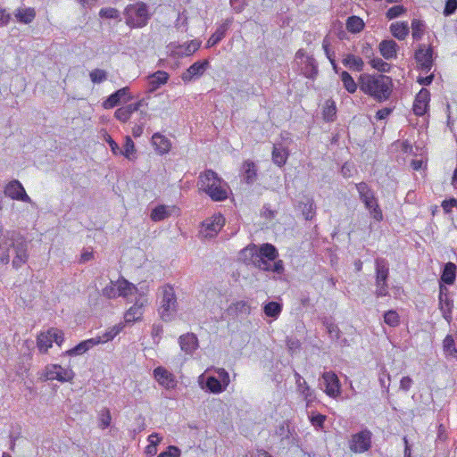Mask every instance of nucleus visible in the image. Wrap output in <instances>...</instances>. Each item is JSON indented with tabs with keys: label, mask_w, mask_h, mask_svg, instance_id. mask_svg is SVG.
I'll return each mask as SVG.
<instances>
[{
	"label": "nucleus",
	"mask_w": 457,
	"mask_h": 457,
	"mask_svg": "<svg viewBox=\"0 0 457 457\" xmlns=\"http://www.w3.org/2000/svg\"><path fill=\"white\" fill-rule=\"evenodd\" d=\"M152 144L159 154H167L171 147L170 141L160 133H154L152 137Z\"/></svg>",
	"instance_id": "obj_30"
},
{
	"label": "nucleus",
	"mask_w": 457,
	"mask_h": 457,
	"mask_svg": "<svg viewBox=\"0 0 457 457\" xmlns=\"http://www.w3.org/2000/svg\"><path fill=\"white\" fill-rule=\"evenodd\" d=\"M429 100V91L426 88H421L420 91L417 94L413 102L412 111L414 114L417 116H423L427 112Z\"/></svg>",
	"instance_id": "obj_19"
},
{
	"label": "nucleus",
	"mask_w": 457,
	"mask_h": 457,
	"mask_svg": "<svg viewBox=\"0 0 457 457\" xmlns=\"http://www.w3.org/2000/svg\"><path fill=\"white\" fill-rule=\"evenodd\" d=\"M99 16L102 19H115L120 21V12L113 7L102 8L99 12Z\"/></svg>",
	"instance_id": "obj_54"
},
{
	"label": "nucleus",
	"mask_w": 457,
	"mask_h": 457,
	"mask_svg": "<svg viewBox=\"0 0 457 457\" xmlns=\"http://www.w3.org/2000/svg\"><path fill=\"white\" fill-rule=\"evenodd\" d=\"M144 100H139L137 103L129 104L125 106L118 108L114 112V117L121 122H127L131 114L140 109L144 104Z\"/></svg>",
	"instance_id": "obj_24"
},
{
	"label": "nucleus",
	"mask_w": 457,
	"mask_h": 457,
	"mask_svg": "<svg viewBox=\"0 0 457 457\" xmlns=\"http://www.w3.org/2000/svg\"><path fill=\"white\" fill-rule=\"evenodd\" d=\"M398 46L393 39H384L379 43V51L386 60H391L396 57Z\"/></svg>",
	"instance_id": "obj_31"
},
{
	"label": "nucleus",
	"mask_w": 457,
	"mask_h": 457,
	"mask_svg": "<svg viewBox=\"0 0 457 457\" xmlns=\"http://www.w3.org/2000/svg\"><path fill=\"white\" fill-rule=\"evenodd\" d=\"M143 302L137 301L126 312L124 315L126 323H134L137 320H139L143 315Z\"/></svg>",
	"instance_id": "obj_32"
},
{
	"label": "nucleus",
	"mask_w": 457,
	"mask_h": 457,
	"mask_svg": "<svg viewBox=\"0 0 457 457\" xmlns=\"http://www.w3.org/2000/svg\"><path fill=\"white\" fill-rule=\"evenodd\" d=\"M258 168L257 165L251 160L244 162L241 169V174L243 180L248 185L253 184L258 178Z\"/></svg>",
	"instance_id": "obj_25"
},
{
	"label": "nucleus",
	"mask_w": 457,
	"mask_h": 457,
	"mask_svg": "<svg viewBox=\"0 0 457 457\" xmlns=\"http://www.w3.org/2000/svg\"><path fill=\"white\" fill-rule=\"evenodd\" d=\"M123 14L125 22L129 28H144L152 17L148 5L144 2L127 5Z\"/></svg>",
	"instance_id": "obj_5"
},
{
	"label": "nucleus",
	"mask_w": 457,
	"mask_h": 457,
	"mask_svg": "<svg viewBox=\"0 0 457 457\" xmlns=\"http://www.w3.org/2000/svg\"><path fill=\"white\" fill-rule=\"evenodd\" d=\"M340 78L343 82V86L345 88V90L350 93L353 94L356 92L359 83L357 84L353 77L345 71H343L340 73Z\"/></svg>",
	"instance_id": "obj_43"
},
{
	"label": "nucleus",
	"mask_w": 457,
	"mask_h": 457,
	"mask_svg": "<svg viewBox=\"0 0 457 457\" xmlns=\"http://www.w3.org/2000/svg\"><path fill=\"white\" fill-rule=\"evenodd\" d=\"M323 325L327 328V331L331 338L339 339L340 338V329L337 324L325 319L323 320Z\"/></svg>",
	"instance_id": "obj_53"
},
{
	"label": "nucleus",
	"mask_w": 457,
	"mask_h": 457,
	"mask_svg": "<svg viewBox=\"0 0 457 457\" xmlns=\"http://www.w3.org/2000/svg\"><path fill=\"white\" fill-rule=\"evenodd\" d=\"M370 65L378 71L386 72L390 70V64L383 61L381 58H373Z\"/></svg>",
	"instance_id": "obj_59"
},
{
	"label": "nucleus",
	"mask_w": 457,
	"mask_h": 457,
	"mask_svg": "<svg viewBox=\"0 0 457 457\" xmlns=\"http://www.w3.org/2000/svg\"><path fill=\"white\" fill-rule=\"evenodd\" d=\"M75 377V373L71 369H64L61 366L55 374V380L64 383L71 381Z\"/></svg>",
	"instance_id": "obj_51"
},
{
	"label": "nucleus",
	"mask_w": 457,
	"mask_h": 457,
	"mask_svg": "<svg viewBox=\"0 0 457 457\" xmlns=\"http://www.w3.org/2000/svg\"><path fill=\"white\" fill-rule=\"evenodd\" d=\"M343 64L351 70L361 71L363 70L364 62L362 59L352 54H348L343 59Z\"/></svg>",
	"instance_id": "obj_37"
},
{
	"label": "nucleus",
	"mask_w": 457,
	"mask_h": 457,
	"mask_svg": "<svg viewBox=\"0 0 457 457\" xmlns=\"http://www.w3.org/2000/svg\"><path fill=\"white\" fill-rule=\"evenodd\" d=\"M48 335L52 343L55 342L57 345L61 346L64 341V334L61 329L51 328L48 330Z\"/></svg>",
	"instance_id": "obj_55"
},
{
	"label": "nucleus",
	"mask_w": 457,
	"mask_h": 457,
	"mask_svg": "<svg viewBox=\"0 0 457 457\" xmlns=\"http://www.w3.org/2000/svg\"><path fill=\"white\" fill-rule=\"evenodd\" d=\"M384 322L392 328H396L400 325V316L395 310H389L384 313Z\"/></svg>",
	"instance_id": "obj_49"
},
{
	"label": "nucleus",
	"mask_w": 457,
	"mask_h": 457,
	"mask_svg": "<svg viewBox=\"0 0 457 457\" xmlns=\"http://www.w3.org/2000/svg\"><path fill=\"white\" fill-rule=\"evenodd\" d=\"M372 433L368 428H363L360 432L352 435L349 441V448L353 453H362L371 448Z\"/></svg>",
	"instance_id": "obj_10"
},
{
	"label": "nucleus",
	"mask_w": 457,
	"mask_h": 457,
	"mask_svg": "<svg viewBox=\"0 0 457 457\" xmlns=\"http://www.w3.org/2000/svg\"><path fill=\"white\" fill-rule=\"evenodd\" d=\"M297 208L302 212L306 220H312L316 216V204L314 199L309 195L303 197L298 202Z\"/></svg>",
	"instance_id": "obj_21"
},
{
	"label": "nucleus",
	"mask_w": 457,
	"mask_h": 457,
	"mask_svg": "<svg viewBox=\"0 0 457 457\" xmlns=\"http://www.w3.org/2000/svg\"><path fill=\"white\" fill-rule=\"evenodd\" d=\"M197 184L200 189L208 195L212 201L222 202L228 198V193L224 187L226 183L212 170L201 172Z\"/></svg>",
	"instance_id": "obj_3"
},
{
	"label": "nucleus",
	"mask_w": 457,
	"mask_h": 457,
	"mask_svg": "<svg viewBox=\"0 0 457 457\" xmlns=\"http://www.w3.org/2000/svg\"><path fill=\"white\" fill-rule=\"evenodd\" d=\"M273 436L278 438V447L281 450H288L295 445H298L299 436L294 426L288 420H283L275 427Z\"/></svg>",
	"instance_id": "obj_8"
},
{
	"label": "nucleus",
	"mask_w": 457,
	"mask_h": 457,
	"mask_svg": "<svg viewBox=\"0 0 457 457\" xmlns=\"http://www.w3.org/2000/svg\"><path fill=\"white\" fill-rule=\"evenodd\" d=\"M360 89L378 103L387 101L393 92V80L384 74L363 73L359 77Z\"/></svg>",
	"instance_id": "obj_2"
},
{
	"label": "nucleus",
	"mask_w": 457,
	"mask_h": 457,
	"mask_svg": "<svg viewBox=\"0 0 457 457\" xmlns=\"http://www.w3.org/2000/svg\"><path fill=\"white\" fill-rule=\"evenodd\" d=\"M263 312L266 316L277 319L282 312V304L278 302H269L263 306Z\"/></svg>",
	"instance_id": "obj_42"
},
{
	"label": "nucleus",
	"mask_w": 457,
	"mask_h": 457,
	"mask_svg": "<svg viewBox=\"0 0 457 457\" xmlns=\"http://www.w3.org/2000/svg\"><path fill=\"white\" fill-rule=\"evenodd\" d=\"M123 326L121 324L113 326L110 328L101 337H96V339L100 340V343H106L108 341L112 340L122 330Z\"/></svg>",
	"instance_id": "obj_48"
},
{
	"label": "nucleus",
	"mask_w": 457,
	"mask_h": 457,
	"mask_svg": "<svg viewBox=\"0 0 457 457\" xmlns=\"http://www.w3.org/2000/svg\"><path fill=\"white\" fill-rule=\"evenodd\" d=\"M288 157L287 149L281 145H274L272 150V162L278 167L286 164Z\"/></svg>",
	"instance_id": "obj_34"
},
{
	"label": "nucleus",
	"mask_w": 457,
	"mask_h": 457,
	"mask_svg": "<svg viewBox=\"0 0 457 457\" xmlns=\"http://www.w3.org/2000/svg\"><path fill=\"white\" fill-rule=\"evenodd\" d=\"M302 72L308 79H314L316 78L318 75V65L313 57L308 56L306 58Z\"/></svg>",
	"instance_id": "obj_38"
},
{
	"label": "nucleus",
	"mask_w": 457,
	"mask_h": 457,
	"mask_svg": "<svg viewBox=\"0 0 457 457\" xmlns=\"http://www.w3.org/2000/svg\"><path fill=\"white\" fill-rule=\"evenodd\" d=\"M210 67V62L207 59L197 61L190 65L181 75L182 80L187 83L200 78Z\"/></svg>",
	"instance_id": "obj_16"
},
{
	"label": "nucleus",
	"mask_w": 457,
	"mask_h": 457,
	"mask_svg": "<svg viewBox=\"0 0 457 457\" xmlns=\"http://www.w3.org/2000/svg\"><path fill=\"white\" fill-rule=\"evenodd\" d=\"M407 12V9L403 5H395L389 8L386 12V17L388 20L395 19Z\"/></svg>",
	"instance_id": "obj_57"
},
{
	"label": "nucleus",
	"mask_w": 457,
	"mask_h": 457,
	"mask_svg": "<svg viewBox=\"0 0 457 457\" xmlns=\"http://www.w3.org/2000/svg\"><path fill=\"white\" fill-rule=\"evenodd\" d=\"M434 49L432 46L426 47L424 44H420L414 54V59L419 64L420 70L428 73L434 65Z\"/></svg>",
	"instance_id": "obj_11"
},
{
	"label": "nucleus",
	"mask_w": 457,
	"mask_h": 457,
	"mask_svg": "<svg viewBox=\"0 0 457 457\" xmlns=\"http://www.w3.org/2000/svg\"><path fill=\"white\" fill-rule=\"evenodd\" d=\"M457 9V0H446L444 14L445 16H450L455 12Z\"/></svg>",
	"instance_id": "obj_64"
},
{
	"label": "nucleus",
	"mask_w": 457,
	"mask_h": 457,
	"mask_svg": "<svg viewBox=\"0 0 457 457\" xmlns=\"http://www.w3.org/2000/svg\"><path fill=\"white\" fill-rule=\"evenodd\" d=\"M233 22V18H227L222 24H220L215 32L209 37L206 47H212L218 45L226 36L230 25Z\"/></svg>",
	"instance_id": "obj_23"
},
{
	"label": "nucleus",
	"mask_w": 457,
	"mask_h": 457,
	"mask_svg": "<svg viewBox=\"0 0 457 457\" xmlns=\"http://www.w3.org/2000/svg\"><path fill=\"white\" fill-rule=\"evenodd\" d=\"M322 48L329 62H331V60H335V52L330 48V41L328 37H325L322 41Z\"/></svg>",
	"instance_id": "obj_63"
},
{
	"label": "nucleus",
	"mask_w": 457,
	"mask_h": 457,
	"mask_svg": "<svg viewBox=\"0 0 457 457\" xmlns=\"http://www.w3.org/2000/svg\"><path fill=\"white\" fill-rule=\"evenodd\" d=\"M7 245L14 250L15 256L12 264L14 269L18 270L29 259V242L20 232L8 230L4 234V237L0 242V250H4Z\"/></svg>",
	"instance_id": "obj_4"
},
{
	"label": "nucleus",
	"mask_w": 457,
	"mask_h": 457,
	"mask_svg": "<svg viewBox=\"0 0 457 457\" xmlns=\"http://www.w3.org/2000/svg\"><path fill=\"white\" fill-rule=\"evenodd\" d=\"M390 31L395 38L403 40L409 35L410 28L406 21H396L390 25Z\"/></svg>",
	"instance_id": "obj_35"
},
{
	"label": "nucleus",
	"mask_w": 457,
	"mask_h": 457,
	"mask_svg": "<svg viewBox=\"0 0 457 457\" xmlns=\"http://www.w3.org/2000/svg\"><path fill=\"white\" fill-rule=\"evenodd\" d=\"M311 423L313 427L318 429L323 428L324 422L326 420V416L320 413H312L310 417Z\"/></svg>",
	"instance_id": "obj_61"
},
{
	"label": "nucleus",
	"mask_w": 457,
	"mask_h": 457,
	"mask_svg": "<svg viewBox=\"0 0 457 457\" xmlns=\"http://www.w3.org/2000/svg\"><path fill=\"white\" fill-rule=\"evenodd\" d=\"M154 376L157 382L167 389L174 388L177 386L173 374L163 367L159 366L155 368L154 370Z\"/></svg>",
	"instance_id": "obj_22"
},
{
	"label": "nucleus",
	"mask_w": 457,
	"mask_h": 457,
	"mask_svg": "<svg viewBox=\"0 0 457 457\" xmlns=\"http://www.w3.org/2000/svg\"><path fill=\"white\" fill-rule=\"evenodd\" d=\"M61 369L59 364H48L45 367L44 377L45 380H55V374Z\"/></svg>",
	"instance_id": "obj_58"
},
{
	"label": "nucleus",
	"mask_w": 457,
	"mask_h": 457,
	"mask_svg": "<svg viewBox=\"0 0 457 457\" xmlns=\"http://www.w3.org/2000/svg\"><path fill=\"white\" fill-rule=\"evenodd\" d=\"M324 385V392L332 398L341 395V383L334 371H325L321 375Z\"/></svg>",
	"instance_id": "obj_13"
},
{
	"label": "nucleus",
	"mask_w": 457,
	"mask_h": 457,
	"mask_svg": "<svg viewBox=\"0 0 457 457\" xmlns=\"http://www.w3.org/2000/svg\"><path fill=\"white\" fill-rule=\"evenodd\" d=\"M245 262L255 268L274 273V279H281L285 272V266L282 260L278 258V251L275 245L265 243L261 245L250 244L241 251Z\"/></svg>",
	"instance_id": "obj_1"
},
{
	"label": "nucleus",
	"mask_w": 457,
	"mask_h": 457,
	"mask_svg": "<svg viewBox=\"0 0 457 457\" xmlns=\"http://www.w3.org/2000/svg\"><path fill=\"white\" fill-rule=\"evenodd\" d=\"M203 388L212 394H220L227 388V386L221 383L215 375H210L207 377Z\"/></svg>",
	"instance_id": "obj_33"
},
{
	"label": "nucleus",
	"mask_w": 457,
	"mask_h": 457,
	"mask_svg": "<svg viewBox=\"0 0 457 457\" xmlns=\"http://www.w3.org/2000/svg\"><path fill=\"white\" fill-rule=\"evenodd\" d=\"M135 144L130 137L127 136L123 148L120 150V154L125 156L128 160H133L135 158Z\"/></svg>",
	"instance_id": "obj_46"
},
{
	"label": "nucleus",
	"mask_w": 457,
	"mask_h": 457,
	"mask_svg": "<svg viewBox=\"0 0 457 457\" xmlns=\"http://www.w3.org/2000/svg\"><path fill=\"white\" fill-rule=\"evenodd\" d=\"M180 449L175 445H169L166 451L162 452L157 457H180Z\"/></svg>",
	"instance_id": "obj_62"
},
{
	"label": "nucleus",
	"mask_w": 457,
	"mask_h": 457,
	"mask_svg": "<svg viewBox=\"0 0 457 457\" xmlns=\"http://www.w3.org/2000/svg\"><path fill=\"white\" fill-rule=\"evenodd\" d=\"M170 216V207L160 204L154 208L151 212L150 218L153 221H162Z\"/></svg>",
	"instance_id": "obj_39"
},
{
	"label": "nucleus",
	"mask_w": 457,
	"mask_h": 457,
	"mask_svg": "<svg viewBox=\"0 0 457 457\" xmlns=\"http://www.w3.org/2000/svg\"><path fill=\"white\" fill-rule=\"evenodd\" d=\"M389 263L386 259L378 257L375 260V295H388Z\"/></svg>",
	"instance_id": "obj_9"
},
{
	"label": "nucleus",
	"mask_w": 457,
	"mask_h": 457,
	"mask_svg": "<svg viewBox=\"0 0 457 457\" xmlns=\"http://www.w3.org/2000/svg\"><path fill=\"white\" fill-rule=\"evenodd\" d=\"M17 21L23 24H29L33 21L36 17V12L33 8H24V9H17L14 13Z\"/></svg>",
	"instance_id": "obj_36"
},
{
	"label": "nucleus",
	"mask_w": 457,
	"mask_h": 457,
	"mask_svg": "<svg viewBox=\"0 0 457 457\" xmlns=\"http://www.w3.org/2000/svg\"><path fill=\"white\" fill-rule=\"evenodd\" d=\"M99 427L102 429L108 428L112 421V416L108 408H103L98 415Z\"/></svg>",
	"instance_id": "obj_52"
},
{
	"label": "nucleus",
	"mask_w": 457,
	"mask_h": 457,
	"mask_svg": "<svg viewBox=\"0 0 457 457\" xmlns=\"http://www.w3.org/2000/svg\"><path fill=\"white\" fill-rule=\"evenodd\" d=\"M201 46V42L193 39L189 42L180 44L179 42H171L168 45V48L170 51V56L173 58H183L185 56H190L195 53Z\"/></svg>",
	"instance_id": "obj_12"
},
{
	"label": "nucleus",
	"mask_w": 457,
	"mask_h": 457,
	"mask_svg": "<svg viewBox=\"0 0 457 457\" xmlns=\"http://www.w3.org/2000/svg\"><path fill=\"white\" fill-rule=\"evenodd\" d=\"M225 224V218L221 214L214 215L212 220H206L203 223L205 237H214Z\"/></svg>",
	"instance_id": "obj_20"
},
{
	"label": "nucleus",
	"mask_w": 457,
	"mask_h": 457,
	"mask_svg": "<svg viewBox=\"0 0 457 457\" xmlns=\"http://www.w3.org/2000/svg\"><path fill=\"white\" fill-rule=\"evenodd\" d=\"M457 266L452 262H446L440 276V286L443 284L453 285L456 279Z\"/></svg>",
	"instance_id": "obj_29"
},
{
	"label": "nucleus",
	"mask_w": 457,
	"mask_h": 457,
	"mask_svg": "<svg viewBox=\"0 0 457 457\" xmlns=\"http://www.w3.org/2000/svg\"><path fill=\"white\" fill-rule=\"evenodd\" d=\"M179 343L180 348L186 353H193L198 347V339L193 333H187L179 337Z\"/></svg>",
	"instance_id": "obj_28"
},
{
	"label": "nucleus",
	"mask_w": 457,
	"mask_h": 457,
	"mask_svg": "<svg viewBox=\"0 0 457 457\" xmlns=\"http://www.w3.org/2000/svg\"><path fill=\"white\" fill-rule=\"evenodd\" d=\"M364 28L363 21L358 16H350L346 21V29L352 33H358Z\"/></svg>",
	"instance_id": "obj_45"
},
{
	"label": "nucleus",
	"mask_w": 457,
	"mask_h": 457,
	"mask_svg": "<svg viewBox=\"0 0 457 457\" xmlns=\"http://www.w3.org/2000/svg\"><path fill=\"white\" fill-rule=\"evenodd\" d=\"M48 337V331H46L40 333L37 337V345L41 353H46L53 345L51 338Z\"/></svg>",
	"instance_id": "obj_47"
},
{
	"label": "nucleus",
	"mask_w": 457,
	"mask_h": 457,
	"mask_svg": "<svg viewBox=\"0 0 457 457\" xmlns=\"http://www.w3.org/2000/svg\"><path fill=\"white\" fill-rule=\"evenodd\" d=\"M412 37L414 40H420L425 30V23L423 21L413 19L411 21Z\"/></svg>",
	"instance_id": "obj_50"
},
{
	"label": "nucleus",
	"mask_w": 457,
	"mask_h": 457,
	"mask_svg": "<svg viewBox=\"0 0 457 457\" xmlns=\"http://www.w3.org/2000/svg\"><path fill=\"white\" fill-rule=\"evenodd\" d=\"M100 344V340L96 338H89L84 341H81L77 345H75L73 348L66 351L64 353L65 355L69 356H76V355H81L87 352L89 349L93 348L94 346Z\"/></svg>",
	"instance_id": "obj_27"
},
{
	"label": "nucleus",
	"mask_w": 457,
	"mask_h": 457,
	"mask_svg": "<svg viewBox=\"0 0 457 457\" xmlns=\"http://www.w3.org/2000/svg\"><path fill=\"white\" fill-rule=\"evenodd\" d=\"M229 5L235 13H241L248 5V0H229Z\"/></svg>",
	"instance_id": "obj_60"
},
{
	"label": "nucleus",
	"mask_w": 457,
	"mask_h": 457,
	"mask_svg": "<svg viewBox=\"0 0 457 457\" xmlns=\"http://www.w3.org/2000/svg\"><path fill=\"white\" fill-rule=\"evenodd\" d=\"M89 77L93 83L100 84L107 79V71L101 69H95L90 71Z\"/></svg>",
	"instance_id": "obj_56"
},
{
	"label": "nucleus",
	"mask_w": 457,
	"mask_h": 457,
	"mask_svg": "<svg viewBox=\"0 0 457 457\" xmlns=\"http://www.w3.org/2000/svg\"><path fill=\"white\" fill-rule=\"evenodd\" d=\"M170 76L164 71H158L154 74L148 76L147 83H148V91L153 93L158 88H160L162 85L166 84Z\"/></svg>",
	"instance_id": "obj_26"
},
{
	"label": "nucleus",
	"mask_w": 457,
	"mask_h": 457,
	"mask_svg": "<svg viewBox=\"0 0 457 457\" xmlns=\"http://www.w3.org/2000/svg\"><path fill=\"white\" fill-rule=\"evenodd\" d=\"M439 309L442 312L443 318L451 323L453 317L452 312L453 309V300L449 296L447 288L441 285L439 287Z\"/></svg>",
	"instance_id": "obj_17"
},
{
	"label": "nucleus",
	"mask_w": 457,
	"mask_h": 457,
	"mask_svg": "<svg viewBox=\"0 0 457 457\" xmlns=\"http://www.w3.org/2000/svg\"><path fill=\"white\" fill-rule=\"evenodd\" d=\"M162 296L160 302L159 315L161 319L169 322L174 320L178 312V302L174 288L166 285L162 287Z\"/></svg>",
	"instance_id": "obj_6"
},
{
	"label": "nucleus",
	"mask_w": 457,
	"mask_h": 457,
	"mask_svg": "<svg viewBox=\"0 0 457 457\" xmlns=\"http://www.w3.org/2000/svg\"><path fill=\"white\" fill-rule=\"evenodd\" d=\"M294 377L295 378V385L297 387V391L303 397L306 402V406L309 407L312 403L316 400V394L313 389H312L307 382L303 378V377L295 370Z\"/></svg>",
	"instance_id": "obj_18"
},
{
	"label": "nucleus",
	"mask_w": 457,
	"mask_h": 457,
	"mask_svg": "<svg viewBox=\"0 0 457 457\" xmlns=\"http://www.w3.org/2000/svg\"><path fill=\"white\" fill-rule=\"evenodd\" d=\"M4 194L13 200L31 203V198L27 195L22 184L17 179H13L6 185Z\"/></svg>",
	"instance_id": "obj_15"
},
{
	"label": "nucleus",
	"mask_w": 457,
	"mask_h": 457,
	"mask_svg": "<svg viewBox=\"0 0 457 457\" xmlns=\"http://www.w3.org/2000/svg\"><path fill=\"white\" fill-rule=\"evenodd\" d=\"M359 193L360 200L364 204L366 209L370 211L372 218L377 221L383 220L382 210L380 209L375 192L366 182H360L355 185Z\"/></svg>",
	"instance_id": "obj_7"
},
{
	"label": "nucleus",
	"mask_w": 457,
	"mask_h": 457,
	"mask_svg": "<svg viewBox=\"0 0 457 457\" xmlns=\"http://www.w3.org/2000/svg\"><path fill=\"white\" fill-rule=\"evenodd\" d=\"M117 290L118 295H122L124 297H127L128 295H131L137 292V287L126 279L119 281Z\"/></svg>",
	"instance_id": "obj_44"
},
{
	"label": "nucleus",
	"mask_w": 457,
	"mask_h": 457,
	"mask_svg": "<svg viewBox=\"0 0 457 457\" xmlns=\"http://www.w3.org/2000/svg\"><path fill=\"white\" fill-rule=\"evenodd\" d=\"M228 311L236 315H237V314L248 315L250 313L251 307L246 301L241 300V301H237L236 303H231L229 305Z\"/></svg>",
	"instance_id": "obj_40"
},
{
	"label": "nucleus",
	"mask_w": 457,
	"mask_h": 457,
	"mask_svg": "<svg viewBox=\"0 0 457 457\" xmlns=\"http://www.w3.org/2000/svg\"><path fill=\"white\" fill-rule=\"evenodd\" d=\"M444 352L447 356L457 360V347L455 341L451 335H447L443 341Z\"/></svg>",
	"instance_id": "obj_41"
},
{
	"label": "nucleus",
	"mask_w": 457,
	"mask_h": 457,
	"mask_svg": "<svg viewBox=\"0 0 457 457\" xmlns=\"http://www.w3.org/2000/svg\"><path fill=\"white\" fill-rule=\"evenodd\" d=\"M132 99L129 87H124L111 94L102 104L104 109H112Z\"/></svg>",
	"instance_id": "obj_14"
}]
</instances>
